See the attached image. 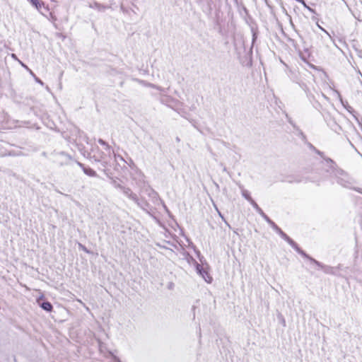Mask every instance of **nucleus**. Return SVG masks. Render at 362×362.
<instances>
[{"label": "nucleus", "instance_id": "nucleus-20", "mask_svg": "<svg viewBox=\"0 0 362 362\" xmlns=\"http://www.w3.org/2000/svg\"><path fill=\"white\" fill-rule=\"evenodd\" d=\"M13 58H16V55L14 54H12Z\"/></svg>", "mask_w": 362, "mask_h": 362}, {"label": "nucleus", "instance_id": "nucleus-12", "mask_svg": "<svg viewBox=\"0 0 362 362\" xmlns=\"http://www.w3.org/2000/svg\"><path fill=\"white\" fill-rule=\"evenodd\" d=\"M78 248L82 250L83 251H84L86 253H90V251L81 243H78Z\"/></svg>", "mask_w": 362, "mask_h": 362}, {"label": "nucleus", "instance_id": "nucleus-21", "mask_svg": "<svg viewBox=\"0 0 362 362\" xmlns=\"http://www.w3.org/2000/svg\"><path fill=\"white\" fill-rule=\"evenodd\" d=\"M357 191L360 193H362V192L360 189H357Z\"/></svg>", "mask_w": 362, "mask_h": 362}, {"label": "nucleus", "instance_id": "nucleus-8", "mask_svg": "<svg viewBox=\"0 0 362 362\" xmlns=\"http://www.w3.org/2000/svg\"><path fill=\"white\" fill-rule=\"evenodd\" d=\"M124 193L128 197H129L130 199H133V200H136V196L133 194L130 189H124Z\"/></svg>", "mask_w": 362, "mask_h": 362}, {"label": "nucleus", "instance_id": "nucleus-16", "mask_svg": "<svg viewBox=\"0 0 362 362\" xmlns=\"http://www.w3.org/2000/svg\"><path fill=\"white\" fill-rule=\"evenodd\" d=\"M216 208V210L217 211L218 215L220 216V217H221L222 219H223V216H222L221 213L218 211V208L216 206H215Z\"/></svg>", "mask_w": 362, "mask_h": 362}, {"label": "nucleus", "instance_id": "nucleus-1", "mask_svg": "<svg viewBox=\"0 0 362 362\" xmlns=\"http://www.w3.org/2000/svg\"><path fill=\"white\" fill-rule=\"evenodd\" d=\"M272 227L284 240H285L299 254H300L303 257H308L307 255L298 247L296 243L293 240H291L285 233H284L275 223H272Z\"/></svg>", "mask_w": 362, "mask_h": 362}, {"label": "nucleus", "instance_id": "nucleus-7", "mask_svg": "<svg viewBox=\"0 0 362 362\" xmlns=\"http://www.w3.org/2000/svg\"><path fill=\"white\" fill-rule=\"evenodd\" d=\"M98 143L100 144H101L102 146H103L105 151H107V153H108L109 156H111L112 150H111L110 146L103 139H99Z\"/></svg>", "mask_w": 362, "mask_h": 362}, {"label": "nucleus", "instance_id": "nucleus-9", "mask_svg": "<svg viewBox=\"0 0 362 362\" xmlns=\"http://www.w3.org/2000/svg\"><path fill=\"white\" fill-rule=\"evenodd\" d=\"M242 195L247 200L250 202V204H252V202H255L252 197H250V193L248 192V191L247 190H243L242 191Z\"/></svg>", "mask_w": 362, "mask_h": 362}, {"label": "nucleus", "instance_id": "nucleus-11", "mask_svg": "<svg viewBox=\"0 0 362 362\" xmlns=\"http://www.w3.org/2000/svg\"><path fill=\"white\" fill-rule=\"evenodd\" d=\"M252 205L259 214L262 211L255 202H252Z\"/></svg>", "mask_w": 362, "mask_h": 362}, {"label": "nucleus", "instance_id": "nucleus-17", "mask_svg": "<svg viewBox=\"0 0 362 362\" xmlns=\"http://www.w3.org/2000/svg\"><path fill=\"white\" fill-rule=\"evenodd\" d=\"M310 260H311L312 262H313L315 264H316L317 265H318V266L320 265V263H319L317 261H316V260H315V259H311V258H310Z\"/></svg>", "mask_w": 362, "mask_h": 362}, {"label": "nucleus", "instance_id": "nucleus-18", "mask_svg": "<svg viewBox=\"0 0 362 362\" xmlns=\"http://www.w3.org/2000/svg\"><path fill=\"white\" fill-rule=\"evenodd\" d=\"M259 214L263 217L264 218L265 216H267V215L263 212V211H262Z\"/></svg>", "mask_w": 362, "mask_h": 362}, {"label": "nucleus", "instance_id": "nucleus-13", "mask_svg": "<svg viewBox=\"0 0 362 362\" xmlns=\"http://www.w3.org/2000/svg\"><path fill=\"white\" fill-rule=\"evenodd\" d=\"M264 219L272 226V223H274L267 216Z\"/></svg>", "mask_w": 362, "mask_h": 362}, {"label": "nucleus", "instance_id": "nucleus-10", "mask_svg": "<svg viewBox=\"0 0 362 362\" xmlns=\"http://www.w3.org/2000/svg\"><path fill=\"white\" fill-rule=\"evenodd\" d=\"M41 307L46 311H51L52 309V305L49 302H44L42 303Z\"/></svg>", "mask_w": 362, "mask_h": 362}, {"label": "nucleus", "instance_id": "nucleus-4", "mask_svg": "<svg viewBox=\"0 0 362 362\" xmlns=\"http://www.w3.org/2000/svg\"><path fill=\"white\" fill-rule=\"evenodd\" d=\"M78 165L83 169L84 173L90 177H95L97 175L95 170L90 168H86L82 163H78Z\"/></svg>", "mask_w": 362, "mask_h": 362}, {"label": "nucleus", "instance_id": "nucleus-15", "mask_svg": "<svg viewBox=\"0 0 362 362\" xmlns=\"http://www.w3.org/2000/svg\"><path fill=\"white\" fill-rule=\"evenodd\" d=\"M77 301H78V303H80L81 304H82V305H83L86 308V310H89V308L85 305V304L82 302V300H81L78 299V300H77Z\"/></svg>", "mask_w": 362, "mask_h": 362}, {"label": "nucleus", "instance_id": "nucleus-22", "mask_svg": "<svg viewBox=\"0 0 362 362\" xmlns=\"http://www.w3.org/2000/svg\"><path fill=\"white\" fill-rule=\"evenodd\" d=\"M100 350L102 351V346H100Z\"/></svg>", "mask_w": 362, "mask_h": 362}, {"label": "nucleus", "instance_id": "nucleus-19", "mask_svg": "<svg viewBox=\"0 0 362 362\" xmlns=\"http://www.w3.org/2000/svg\"><path fill=\"white\" fill-rule=\"evenodd\" d=\"M62 156H64L66 158H67L68 159H71V157L68 155H65L64 153H61Z\"/></svg>", "mask_w": 362, "mask_h": 362}, {"label": "nucleus", "instance_id": "nucleus-6", "mask_svg": "<svg viewBox=\"0 0 362 362\" xmlns=\"http://www.w3.org/2000/svg\"><path fill=\"white\" fill-rule=\"evenodd\" d=\"M21 65H22V66H23L26 70H28V71H29V73L30 74V75H32V76L34 77V78H35V81H36L37 83H40V85H42V86L44 84V83H43V82H42V81L39 78H37V77L35 75V74L32 71V70H30V69H29L26 65H25V64H23L22 62H21Z\"/></svg>", "mask_w": 362, "mask_h": 362}, {"label": "nucleus", "instance_id": "nucleus-2", "mask_svg": "<svg viewBox=\"0 0 362 362\" xmlns=\"http://www.w3.org/2000/svg\"><path fill=\"white\" fill-rule=\"evenodd\" d=\"M196 269L197 273L204 279L206 283H211L213 279L209 274L206 268H204L202 265L196 263Z\"/></svg>", "mask_w": 362, "mask_h": 362}, {"label": "nucleus", "instance_id": "nucleus-14", "mask_svg": "<svg viewBox=\"0 0 362 362\" xmlns=\"http://www.w3.org/2000/svg\"><path fill=\"white\" fill-rule=\"evenodd\" d=\"M115 159L116 161H117V159H118V160H120L122 161L125 162L124 160L123 159V158L122 156H120L115 155Z\"/></svg>", "mask_w": 362, "mask_h": 362}, {"label": "nucleus", "instance_id": "nucleus-3", "mask_svg": "<svg viewBox=\"0 0 362 362\" xmlns=\"http://www.w3.org/2000/svg\"><path fill=\"white\" fill-rule=\"evenodd\" d=\"M93 156L97 161L103 163L104 166H106L108 163L107 156L110 157L107 152L101 153L99 151L98 152V154H94Z\"/></svg>", "mask_w": 362, "mask_h": 362}, {"label": "nucleus", "instance_id": "nucleus-5", "mask_svg": "<svg viewBox=\"0 0 362 362\" xmlns=\"http://www.w3.org/2000/svg\"><path fill=\"white\" fill-rule=\"evenodd\" d=\"M37 10L40 11L42 7L44 6V3L39 0H28Z\"/></svg>", "mask_w": 362, "mask_h": 362}]
</instances>
